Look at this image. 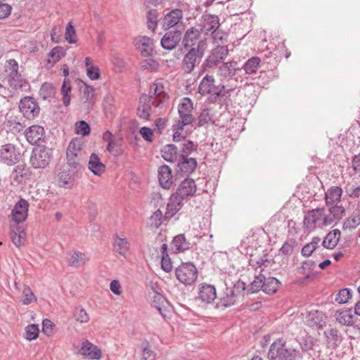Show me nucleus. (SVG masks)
<instances>
[{"label": "nucleus", "instance_id": "nucleus-31", "mask_svg": "<svg viewBox=\"0 0 360 360\" xmlns=\"http://www.w3.org/2000/svg\"><path fill=\"white\" fill-rule=\"evenodd\" d=\"M335 320L343 326H352L354 323L352 309H342L335 311Z\"/></svg>", "mask_w": 360, "mask_h": 360}, {"label": "nucleus", "instance_id": "nucleus-20", "mask_svg": "<svg viewBox=\"0 0 360 360\" xmlns=\"http://www.w3.org/2000/svg\"><path fill=\"white\" fill-rule=\"evenodd\" d=\"M330 206L328 214L323 218V224L325 226L330 225L336 220H340L345 214V209L343 206L337 204Z\"/></svg>", "mask_w": 360, "mask_h": 360}, {"label": "nucleus", "instance_id": "nucleus-59", "mask_svg": "<svg viewBox=\"0 0 360 360\" xmlns=\"http://www.w3.org/2000/svg\"><path fill=\"white\" fill-rule=\"evenodd\" d=\"M360 224L359 216H351L347 218L342 225L343 229H354Z\"/></svg>", "mask_w": 360, "mask_h": 360}, {"label": "nucleus", "instance_id": "nucleus-15", "mask_svg": "<svg viewBox=\"0 0 360 360\" xmlns=\"http://www.w3.org/2000/svg\"><path fill=\"white\" fill-rule=\"evenodd\" d=\"M219 18L216 15L203 14L201 17L200 30L205 34L213 33L214 30L219 27Z\"/></svg>", "mask_w": 360, "mask_h": 360}, {"label": "nucleus", "instance_id": "nucleus-1", "mask_svg": "<svg viewBox=\"0 0 360 360\" xmlns=\"http://www.w3.org/2000/svg\"><path fill=\"white\" fill-rule=\"evenodd\" d=\"M268 357L271 360H302V355L299 350L285 347V342L277 339L270 346Z\"/></svg>", "mask_w": 360, "mask_h": 360}, {"label": "nucleus", "instance_id": "nucleus-60", "mask_svg": "<svg viewBox=\"0 0 360 360\" xmlns=\"http://www.w3.org/2000/svg\"><path fill=\"white\" fill-rule=\"evenodd\" d=\"M210 35L212 36L214 42L217 44H224L226 41L228 37V34L219 29V27L214 30L213 33H211Z\"/></svg>", "mask_w": 360, "mask_h": 360}, {"label": "nucleus", "instance_id": "nucleus-21", "mask_svg": "<svg viewBox=\"0 0 360 360\" xmlns=\"http://www.w3.org/2000/svg\"><path fill=\"white\" fill-rule=\"evenodd\" d=\"M25 134L27 141L32 145L37 144L39 141L43 140L45 137L44 128L39 125L30 127L25 130Z\"/></svg>", "mask_w": 360, "mask_h": 360}, {"label": "nucleus", "instance_id": "nucleus-8", "mask_svg": "<svg viewBox=\"0 0 360 360\" xmlns=\"http://www.w3.org/2000/svg\"><path fill=\"white\" fill-rule=\"evenodd\" d=\"M20 157V149L14 144L6 143L0 148V161L8 166L17 164Z\"/></svg>", "mask_w": 360, "mask_h": 360}, {"label": "nucleus", "instance_id": "nucleus-43", "mask_svg": "<svg viewBox=\"0 0 360 360\" xmlns=\"http://www.w3.org/2000/svg\"><path fill=\"white\" fill-rule=\"evenodd\" d=\"M84 145V143L82 138H75L69 143L66 153H79L80 155H83L82 148Z\"/></svg>", "mask_w": 360, "mask_h": 360}, {"label": "nucleus", "instance_id": "nucleus-17", "mask_svg": "<svg viewBox=\"0 0 360 360\" xmlns=\"http://www.w3.org/2000/svg\"><path fill=\"white\" fill-rule=\"evenodd\" d=\"M77 353L92 360L99 359L102 356L101 350L88 340L82 342L80 349H78Z\"/></svg>", "mask_w": 360, "mask_h": 360}, {"label": "nucleus", "instance_id": "nucleus-4", "mask_svg": "<svg viewBox=\"0 0 360 360\" xmlns=\"http://www.w3.org/2000/svg\"><path fill=\"white\" fill-rule=\"evenodd\" d=\"M229 54V49L225 46H217L213 49L210 54L205 59L201 65V73L210 71V70L217 67L222 62Z\"/></svg>", "mask_w": 360, "mask_h": 360}, {"label": "nucleus", "instance_id": "nucleus-7", "mask_svg": "<svg viewBox=\"0 0 360 360\" xmlns=\"http://www.w3.org/2000/svg\"><path fill=\"white\" fill-rule=\"evenodd\" d=\"M245 290V283L240 281L236 282L232 288H226L224 296L220 298V301L217 304L218 307H229L235 304L236 298Z\"/></svg>", "mask_w": 360, "mask_h": 360}, {"label": "nucleus", "instance_id": "nucleus-36", "mask_svg": "<svg viewBox=\"0 0 360 360\" xmlns=\"http://www.w3.org/2000/svg\"><path fill=\"white\" fill-rule=\"evenodd\" d=\"M89 169L96 175H101L105 170V166L101 162L96 153H92L89 160Z\"/></svg>", "mask_w": 360, "mask_h": 360}, {"label": "nucleus", "instance_id": "nucleus-16", "mask_svg": "<svg viewBox=\"0 0 360 360\" xmlns=\"http://www.w3.org/2000/svg\"><path fill=\"white\" fill-rule=\"evenodd\" d=\"M197 190L196 184L192 179H185L179 186L176 192L174 193L182 200L190 198L193 196Z\"/></svg>", "mask_w": 360, "mask_h": 360}, {"label": "nucleus", "instance_id": "nucleus-11", "mask_svg": "<svg viewBox=\"0 0 360 360\" xmlns=\"http://www.w3.org/2000/svg\"><path fill=\"white\" fill-rule=\"evenodd\" d=\"M181 38L182 32L179 30L167 32L161 39V46L165 50H173L181 41Z\"/></svg>", "mask_w": 360, "mask_h": 360}, {"label": "nucleus", "instance_id": "nucleus-3", "mask_svg": "<svg viewBox=\"0 0 360 360\" xmlns=\"http://www.w3.org/2000/svg\"><path fill=\"white\" fill-rule=\"evenodd\" d=\"M51 158L52 151L50 148L37 145L32 151L30 162L35 169H44L49 165Z\"/></svg>", "mask_w": 360, "mask_h": 360}, {"label": "nucleus", "instance_id": "nucleus-50", "mask_svg": "<svg viewBox=\"0 0 360 360\" xmlns=\"http://www.w3.org/2000/svg\"><path fill=\"white\" fill-rule=\"evenodd\" d=\"M86 255L79 252H74L70 255L69 264L70 266L78 268L85 263Z\"/></svg>", "mask_w": 360, "mask_h": 360}, {"label": "nucleus", "instance_id": "nucleus-35", "mask_svg": "<svg viewBox=\"0 0 360 360\" xmlns=\"http://www.w3.org/2000/svg\"><path fill=\"white\" fill-rule=\"evenodd\" d=\"M341 232L339 229H333L330 231L322 242V245L329 250L333 249L338 243Z\"/></svg>", "mask_w": 360, "mask_h": 360}, {"label": "nucleus", "instance_id": "nucleus-57", "mask_svg": "<svg viewBox=\"0 0 360 360\" xmlns=\"http://www.w3.org/2000/svg\"><path fill=\"white\" fill-rule=\"evenodd\" d=\"M106 149L115 157H119L122 154L120 141L115 139H114L112 143H109L107 145Z\"/></svg>", "mask_w": 360, "mask_h": 360}, {"label": "nucleus", "instance_id": "nucleus-19", "mask_svg": "<svg viewBox=\"0 0 360 360\" xmlns=\"http://www.w3.org/2000/svg\"><path fill=\"white\" fill-rule=\"evenodd\" d=\"M182 201L183 200L174 193L170 196L164 214L165 220L172 219L182 208Z\"/></svg>", "mask_w": 360, "mask_h": 360}, {"label": "nucleus", "instance_id": "nucleus-2", "mask_svg": "<svg viewBox=\"0 0 360 360\" xmlns=\"http://www.w3.org/2000/svg\"><path fill=\"white\" fill-rule=\"evenodd\" d=\"M205 44V40H200L196 47L189 49L188 52L184 55L182 60V70L184 73H191L195 68L200 63L204 56L203 46Z\"/></svg>", "mask_w": 360, "mask_h": 360}, {"label": "nucleus", "instance_id": "nucleus-47", "mask_svg": "<svg viewBox=\"0 0 360 360\" xmlns=\"http://www.w3.org/2000/svg\"><path fill=\"white\" fill-rule=\"evenodd\" d=\"M68 165L74 169V171L78 172L81 169V160L83 155H80L79 153H66Z\"/></svg>", "mask_w": 360, "mask_h": 360}, {"label": "nucleus", "instance_id": "nucleus-61", "mask_svg": "<svg viewBox=\"0 0 360 360\" xmlns=\"http://www.w3.org/2000/svg\"><path fill=\"white\" fill-rule=\"evenodd\" d=\"M212 116L210 115V110L208 108L202 110L198 116L197 126L200 127L207 124L209 122L212 120Z\"/></svg>", "mask_w": 360, "mask_h": 360}, {"label": "nucleus", "instance_id": "nucleus-63", "mask_svg": "<svg viewBox=\"0 0 360 360\" xmlns=\"http://www.w3.org/2000/svg\"><path fill=\"white\" fill-rule=\"evenodd\" d=\"M65 55V51L61 46L54 47L49 53V56L51 57L53 62L59 61Z\"/></svg>", "mask_w": 360, "mask_h": 360}, {"label": "nucleus", "instance_id": "nucleus-53", "mask_svg": "<svg viewBox=\"0 0 360 360\" xmlns=\"http://www.w3.org/2000/svg\"><path fill=\"white\" fill-rule=\"evenodd\" d=\"M141 360H155L156 354L150 349L148 341H145L141 344Z\"/></svg>", "mask_w": 360, "mask_h": 360}, {"label": "nucleus", "instance_id": "nucleus-30", "mask_svg": "<svg viewBox=\"0 0 360 360\" xmlns=\"http://www.w3.org/2000/svg\"><path fill=\"white\" fill-rule=\"evenodd\" d=\"M217 297L214 286L209 284H202L199 290V298L204 302L211 303Z\"/></svg>", "mask_w": 360, "mask_h": 360}, {"label": "nucleus", "instance_id": "nucleus-27", "mask_svg": "<svg viewBox=\"0 0 360 360\" xmlns=\"http://www.w3.org/2000/svg\"><path fill=\"white\" fill-rule=\"evenodd\" d=\"M179 171L185 174L188 175L193 173L197 167V161L193 158L188 157H179V160L177 165Z\"/></svg>", "mask_w": 360, "mask_h": 360}, {"label": "nucleus", "instance_id": "nucleus-38", "mask_svg": "<svg viewBox=\"0 0 360 360\" xmlns=\"http://www.w3.org/2000/svg\"><path fill=\"white\" fill-rule=\"evenodd\" d=\"M29 175V169L25 165H18L13 170L11 178L16 184L22 183Z\"/></svg>", "mask_w": 360, "mask_h": 360}, {"label": "nucleus", "instance_id": "nucleus-45", "mask_svg": "<svg viewBox=\"0 0 360 360\" xmlns=\"http://www.w3.org/2000/svg\"><path fill=\"white\" fill-rule=\"evenodd\" d=\"M94 89L89 86L87 84H84V89H83V94L84 97L85 98L84 101V105L86 106L87 109L91 108L93 103H94Z\"/></svg>", "mask_w": 360, "mask_h": 360}, {"label": "nucleus", "instance_id": "nucleus-5", "mask_svg": "<svg viewBox=\"0 0 360 360\" xmlns=\"http://www.w3.org/2000/svg\"><path fill=\"white\" fill-rule=\"evenodd\" d=\"M193 109L192 100L188 97L183 98L178 106L180 120L176 124V129H184L185 126L191 124L194 121V117L192 115Z\"/></svg>", "mask_w": 360, "mask_h": 360}, {"label": "nucleus", "instance_id": "nucleus-58", "mask_svg": "<svg viewBox=\"0 0 360 360\" xmlns=\"http://www.w3.org/2000/svg\"><path fill=\"white\" fill-rule=\"evenodd\" d=\"M39 329L38 325L30 324L25 328V338L27 340H33L38 338Z\"/></svg>", "mask_w": 360, "mask_h": 360}, {"label": "nucleus", "instance_id": "nucleus-32", "mask_svg": "<svg viewBox=\"0 0 360 360\" xmlns=\"http://www.w3.org/2000/svg\"><path fill=\"white\" fill-rule=\"evenodd\" d=\"M326 316L318 310L310 311L306 316L305 322L310 327H320L324 322Z\"/></svg>", "mask_w": 360, "mask_h": 360}, {"label": "nucleus", "instance_id": "nucleus-6", "mask_svg": "<svg viewBox=\"0 0 360 360\" xmlns=\"http://www.w3.org/2000/svg\"><path fill=\"white\" fill-rule=\"evenodd\" d=\"M176 278L185 285H192L198 278V270L191 262L182 263L175 270Z\"/></svg>", "mask_w": 360, "mask_h": 360}, {"label": "nucleus", "instance_id": "nucleus-37", "mask_svg": "<svg viewBox=\"0 0 360 360\" xmlns=\"http://www.w3.org/2000/svg\"><path fill=\"white\" fill-rule=\"evenodd\" d=\"M214 78L211 75H206L200 82L198 92L201 95L212 94L214 91Z\"/></svg>", "mask_w": 360, "mask_h": 360}, {"label": "nucleus", "instance_id": "nucleus-64", "mask_svg": "<svg viewBox=\"0 0 360 360\" xmlns=\"http://www.w3.org/2000/svg\"><path fill=\"white\" fill-rule=\"evenodd\" d=\"M351 297L350 290L347 288L342 289L339 291L335 297V301L339 304H345L348 302Z\"/></svg>", "mask_w": 360, "mask_h": 360}, {"label": "nucleus", "instance_id": "nucleus-10", "mask_svg": "<svg viewBox=\"0 0 360 360\" xmlns=\"http://www.w3.org/2000/svg\"><path fill=\"white\" fill-rule=\"evenodd\" d=\"M183 22V11L180 8L172 9L167 13L162 21V26L164 30H168Z\"/></svg>", "mask_w": 360, "mask_h": 360}, {"label": "nucleus", "instance_id": "nucleus-48", "mask_svg": "<svg viewBox=\"0 0 360 360\" xmlns=\"http://www.w3.org/2000/svg\"><path fill=\"white\" fill-rule=\"evenodd\" d=\"M164 221V215L160 210H158L149 218L150 226L153 229H158Z\"/></svg>", "mask_w": 360, "mask_h": 360}, {"label": "nucleus", "instance_id": "nucleus-39", "mask_svg": "<svg viewBox=\"0 0 360 360\" xmlns=\"http://www.w3.org/2000/svg\"><path fill=\"white\" fill-rule=\"evenodd\" d=\"M265 282H264L263 292L266 294L273 295L274 294L279 288L281 285L280 281L274 277H265L264 276V279Z\"/></svg>", "mask_w": 360, "mask_h": 360}, {"label": "nucleus", "instance_id": "nucleus-56", "mask_svg": "<svg viewBox=\"0 0 360 360\" xmlns=\"http://www.w3.org/2000/svg\"><path fill=\"white\" fill-rule=\"evenodd\" d=\"M263 279L264 275L262 274L255 276L254 281L250 285L249 290H250L252 293L257 292L260 290H263L264 282H265Z\"/></svg>", "mask_w": 360, "mask_h": 360}, {"label": "nucleus", "instance_id": "nucleus-13", "mask_svg": "<svg viewBox=\"0 0 360 360\" xmlns=\"http://www.w3.org/2000/svg\"><path fill=\"white\" fill-rule=\"evenodd\" d=\"M28 207L29 203L25 199L21 198L16 202L11 212L13 224H22L27 217Z\"/></svg>", "mask_w": 360, "mask_h": 360}, {"label": "nucleus", "instance_id": "nucleus-28", "mask_svg": "<svg viewBox=\"0 0 360 360\" xmlns=\"http://www.w3.org/2000/svg\"><path fill=\"white\" fill-rule=\"evenodd\" d=\"M191 248V243L184 234H179L174 237L171 243V248L174 253L183 252Z\"/></svg>", "mask_w": 360, "mask_h": 360}, {"label": "nucleus", "instance_id": "nucleus-41", "mask_svg": "<svg viewBox=\"0 0 360 360\" xmlns=\"http://www.w3.org/2000/svg\"><path fill=\"white\" fill-rule=\"evenodd\" d=\"M161 155L166 161L174 162L177 159V147L174 144H167L161 150Z\"/></svg>", "mask_w": 360, "mask_h": 360}, {"label": "nucleus", "instance_id": "nucleus-23", "mask_svg": "<svg viewBox=\"0 0 360 360\" xmlns=\"http://www.w3.org/2000/svg\"><path fill=\"white\" fill-rule=\"evenodd\" d=\"M158 180L160 186L165 189H169L173 185L172 170L168 165H163L159 167Z\"/></svg>", "mask_w": 360, "mask_h": 360}, {"label": "nucleus", "instance_id": "nucleus-9", "mask_svg": "<svg viewBox=\"0 0 360 360\" xmlns=\"http://www.w3.org/2000/svg\"><path fill=\"white\" fill-rule=\"evenodd\" d=\"M19 109L23 116L28 120L34 119L40 112V108L36 99L30 96H25L20 100Z\"/></svg>", "mask_w": 360, "mask_h": 360}, {"label": "nucleus", "instance_id": "nucleus-29", "mask_svg": "<svg viewBox=\"0 0 360 360\" xmlns=\"http://www.w3.org/2000/svg\"><path fill=\"white\" fill-rule=\"evenodd\" d=\"M342 189L340 186H332L325 193V201L327 206L338 204L341 200Z\"/></svg>", "mask_w": 360, "mask_h": 360}, {"label": "nucleus", "instance_id": "nucleus-40", "mask_svg": "<svg viewBox=\"0 0 360 360\" xmlns=\"http://www.w3.org/2000/svg\"><path fill=\"white\" fill-rule=\"evenodd\" d=\"M166 299L160 293L155 292L153 297V305L157 309L162 317L167 316V305Z\"/></svg>", "mask_w": 360, "mask_h": 360}, {"label": "nucleus", "instance_id": "nucleus-24", "mask_svg": "<svg viewBox=\"0 0 360 360\" xmlns=\"http://www.w3.org/2000/svg\"><path fill=\"white\" fill-rule=\"evenodd\" d=\"M137 115L143 120H148L150 116L152 96L143 94L139 99Z\"/></svg>", "mask_w": 360, "mask_h": 360}, {"label": "nucleus", "instance_id": "nucleus-52", "mask_svg": "<svg viewBox=\"0 0 360 360\" xmlns=\"http://www.w3.org/2000/svg\"><path fill=\"white\" fill-rule=\"evenodd\" d=\"M165 87L162 83L158 82V83H154L150 86V95L152 96V98L153 97H158V96H162L164 98H168L167 94L165 93L164 90Z\"/></svg>", "mask_w": 360, "mask_h": 360}, {"label": "nucleus", "instance_id": "nucleus-25", "mask_svg": "<svg viewBox=\"0 0 360 360\" xmlns=\"http://www.w3.org/2000/svg\"><path fill=\"white\" fill-rule=\"evenodd\" d=\"M219 75L224 78H231L236 75L238 72L241 71L238 65V63L235 60L223 63L219 68Z\"/></svg>", "mask_w": 360, "mask_h": 360}, {"label": "nucleus", "instance_id": "nucleus-62", "mask_svg": "<svg viewBox=\"0 0 360 360\" xmlns=\"http://www.w3.org/2000/svg\"><path fill=\"white\" fill-rule=\"evenodd\" d=\"M90 127L85 121H79L75 124V131L77 134L86 136L90 133Z\"/></svg>", "mask_w": 360, "mask_h": 360}, {"label": "nucleus", "instance_id": "nucleus-22", "mask_svg": "<svg viewBox=\"0 0 360 360\" xmlns=\"http://www.w3.org/2000/svg\"><path fill=\"white\" fill-rule=\"evenodd\" d=\"M200 31L194 27L187 29L182 37V44L185 49L195 47V45L200 38Z\"/></svg>", "mask_w": 360, "mask_h": 360}, {"label": "nucleus", "instance_id": "nucleus-46", "mask_svg": "<svg viewBox=\"0 0 360 360\" xmlns=\"http://www.w3.org/2000/svg\"><path fill=\"white\" fill-rule=\"evenodd\" d=\"M114 250L121 255H124L129 248L127 238L117 237L113 244Z\"/></svg>", "mask_w": 360, "mask_h": 360}, {"label": "nucleus", "instance_id": "nucleus-42", "mask_svg": "<svg viewBox=\"0 0 360 360\" xmlns=\"http://www.w3.org/2000/svg\"><path fill=\"white\" fill-rule=\"evenodd\" d=\"M167 245L163 243L160 247L161 252V267L163 271L168 273L172 269V264L167 252Z\"/></svg>", "mask_w": 360, "mask_h": 360}, {"label": "nucleus", "instance_id": "nucleus-55", "mask_svg": "<svg viewBox=\"0 0 360 360\" xmlns=\"http://www.w3.org/2000/svg\"><path fill=\"white\" fill-rule=\"evenodd\" d=\"M7 127L13 134H17L21 131L25 126L16 117H10L7 121Z\"/></svg>", "mask_w": 360, "mask_h": 360}, {"label": "nucleus", "instance_id": "nucleus-51", "mask_svg": "<svg viewBox=\"0 0 360 360\" xmlns=\"http://www.w3.org/2000/svg\"><path fill=\"white\" fill-rule=\"evenodd\" d=\"M71 89L70 82L68 79H64L61 87V94L63 95V103L65 106H68L70 103V96L69 94Z\"/></svg>", "mask_w": 360, "mask_h": 360}, {"label": "nucleus", "instance_id": "nucleus-34", "mask_svg": "<svg viewBox=\"0 0 360 360\" xmlns=\"http://www.w3.org/2000/svg\"><path fill=\"white\" fill-rule=\"evenodd\" d=\"M326 342L333 348L338 347L342 340L340 332L337 328H330L324 331Z\"/></svg>", "mask_w": 360, "mask_h": 360}, {"label": "nucleus", "instance_id": "nucleus-44", "mask_svg": "<svg viewBox=\"0 0 360 360\" xmlns=\"http://www.w3.org/2000/svg\"><path fill=\"white\" fill-rule=\"evenodd\" d=\"M75 171L63 170L58 174V184L61 187L69 188L73 181L72 173Z\"/></svg>", "mask_w": 360, "mask_h": 360}, {"label": "nucleus", "instance_id": "nucleus-54", "mask_svg": "<svg viewBox=\"0 0 360 360\" xmlns=\"http://www.w3.org/2000/svg\"><path fill=\"white\" fill-rule=\"evenodd\" d=\"M158 11L155 9H150L147 12V26L148 28L153 32L157 27L158 25Z\"/></svg>", "mask_w": 360, "mask_h": 360}, {"label": "nucleus", "instance_id": "nucleus-14", "mask_svg": "<svg viewBox=\"0 0 360 360\" xmlns=\"http://www.w3.org/2000/svg\"><path fill=\"white\" fill-rule=\"evenodd\" d=\"M134 46L143 57H149L153 52V41L147 36H138L134 39Z\"/></svg>", "mask_w": 360, "mask_h": 360}, {"label": "nucleus", "instance_id": "nucleus-12", "mask_svg": "<svg viewBox=\"0 0 360 360\" xmlns=\"http://www.w3.org/2000/svg\"><path fill=\"white\" fill-rule=\"evenodd\" d=\"M10 236L15 247L20 248L23 246L27 237L25 225L11 224L10 225Z\"/></svg>", "mask_w": 360, "mask_h": 360}, {"label": "nucleus", "instance_id": "nucleus-49", "mask_svg": "<svg viewBox=\"0 0 360 360\" xmlns=\"http://www.w3.org/2000/svg\"><path fill=\"white\" fill-rule=\"evenodd\" d=\"M140 66L141 70L153 72L158 70L160 64L156 60L150 58L143 60L140 63Z\"/></svg>", "mask_w": 360, "mask_h": 360}, {"label": "nucleus", "instance_id": "nucleus-18", "mask_svg": "<svg viewBox=\"0 0 360 360\" xmlns=\"http://www.w3.org/2000/svg\"><path fill=\"white\" fill-rule=\"evenodd\" d=\"M324 208H316L309 211L304 218V226L307 229H314L316 223L325 217Z\"/></svg>", "mask_w": 360, "mask_h": 360}, {"label": "nucleus", "instance_id": "nucleus-33", "mask_svg": "<svg viewBox=\"0 0 360 360\" xmlns=\"http://www.w3.org/2000/svg\"><path fill=\"white\" fill-rule=\"evenodd\" d=\"M8 83L9 87L7 89L11 91V96L15 93L16 91L22 90L26 85V82L22 78L20 75H8Z\"/></svg>", "mask_w": 360, "mask_h": 360}, {"label": "nucleus", "instance_id": "nucleus-26", "mask_svg": "<svg viewBox=\"0 0 360 360\" xmlns=\"http://www.w3.org/2000/svg\"><path fill=\"white\" fill-rule=\"evenodd\" d=\"M263 64L264 63L259 57L252 56L248 59L240 68L241 70H244L245 75H255L262 67Z\"/></svg>", "mask_w": 360, "mask_h": 360}]
</instances>
